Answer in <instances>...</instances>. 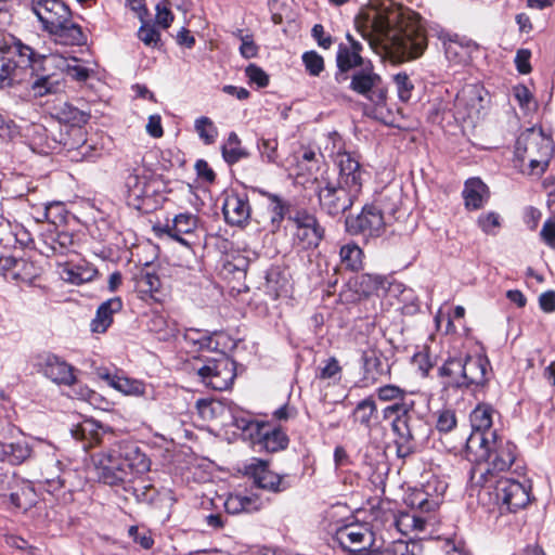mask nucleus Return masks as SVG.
Returning <instances> with one entry per match:
<instances>
[{
	"label": "nucleus",
	"instance_id": "a19ab883",
	"mask_svg": "<svg viewBox=\"0 0 555 555\" xmlns=\"http://www.w3.org/2000/svg\"><path fill=\"white\" fill-rule=\"evenodd\" d=\"M369 535L367 529L360 526H346L336 532L337 542L344 547L353 552V545L362 544Z\"/></svg>",
	"mask_w": 555,
	"mask_h": 555
},
{
	"label": "nucleus",
	"instance_id": "052dcab7",
	"mask_svg": "<svg viewBox=\"0 0 555 555\" xmlns=\"http://www.w3.org/2000/svg\"><path fill=\"white\" fill-rule=\"evenodd\" d=\"M139 39L147 47L156 48L160 41L159 31L149 24H142L138 30Z\"/></svg>",
	"mask_w": 555,
	"mask_h": 555
},
{
	"label": "nucleus",
	"instance_id": "aec40b11",
	"mask_svg": "<svg viewBox=\"0 0 555 555\" xmlns=\"http://www.w3.org/2000/svg\"><path fill=\"white\" fill-rule=\"evenodd\" d=\"M199 219L196 215L191 212H181L163 227H155L154 230L157 235H167L168 237L179 242L182 245L189 246L186 240L182 237L184 234H192L198 227Z\"/></svg>",
	"mask_w": 555,
	"mask_h": 555
},
{
	"label": "nucleus",
	"instance_id": "423d86ee",
	"mask_svg": "<svg viewBox=\"0 0 555 555\" xmlns=\"http://www.w3.org/2000/svg\"><path fill=\"white\" fill-rule=\"evenodd\" d=\"M13 48L24 66L31 67L34 72L46 70V65L50 64L66 72L69 77L79 82L86 81L92 73L91 69L79 65L76 57L67 59L59 54H40L21 40H17Z\"/></svg>",
	"mask_w": 555,
	"mask_h": 555
},
{
	"label": "nucleus",
	"instance_id": "2f4dec72",
	"mask_svg": "<svg viewBox=\"0 0 555 555\" xmlns=\"http://www.w3.org/2000/svg\"><path fill=\"white\" fill-rule=\"evenodd\" d=\"M443 44L447 59L455 64L466 63L477 48L472 40L460 39L457 36L444 41Z\"/></svg>",
	"mask_w": 555,
	"mask_h": 555
},
{
	"label": "nucleus",
	"instance_id": "6e6d98bb",
	"mask_svg": "<svg viewBox=\"0 0 555 555\" xmlns=\"http://www.w3.org/2000/svg\"><path fill=\"white\" fill-rule=\"evenodd\" d=\"M393 82L397 88L398 96L402 102H408L411 99L413 91V83L405 73H399L393 76Z\"/></svg>",
	"mask_w": 555,
	"mask_h": 555
},
{
	"label": "nucleus",
	"instance_id": "72a5a7b5",
	"mask_svg": "<svg viewBox=\"0 0 555 555\" xmlns=\"http://www.w3.org/2000/svg\"><path fill=\"white\" fill-rule=\"evenodd\" d=\"M401 197L402 194L399 190L386 189L375 202L374 205L377 206V209L380 211V215H384L387 222L396 219V214L401 206Z\"/></svg>",
	"mask_w": 555,
	"mask_h": 555
},
{
	"label": "nucleus",
	"instance_id": "3c124183",
	"mask_svg": "<svg viewBox=\"0 0 555 555\" xmlns=\"http://www.w3.org/2000/svg\"><path fill=\"white\" fill-rule=\"evenodd\" d=\"M263 424L264 423L255 421L249 417L234 418V425L242 431L244 439H248L253 443L256 441L257 436L260 435L259 433L262 429Z\"/></svg>",
	"mask_w": 555,
	"mask_h": 555
},
{
	"label": "nucleus",
	"instance_id": "79ce46f5",
	"mask_svg": "<svg viewBox=\"0 0 555 555\" xmlns=\"http://www.w3.org/2000/svg\"><path fill=\"white\" fill-rule=\"evenodd\" d=\"M33 264L26 262L23 259H15L10 256H1L0 257V272L3 273V275H7L8 273L11 274V278L13 280H20L23 282H30L31 276L26 275L22 273V270L31 269Z\"/></svg>",
	"mask_w": 555,
	"mask_h": 555
},
{
	"label": "nucleus",
	"instance_id": "0e129e2a",
	"mask_svg": "<svg viewBox=\"0 0 555 555\" xmlns=\"http://www.w3.org/2000/svg\"><path fill=\"white\" fill-rule=\"evenodd\" d=\"M341 366L335 357H331L325 361L324 366L319 369L317 377L320 379H333L340 376Z\"/></svg>",
	"mask_w": 555,
	"mask_h": 555
},
{
	"label": "nucleus",
	"instance_id": "603ef678",
	"mask_svg": "<svg viewBox=\"0 0 555 555\" xmlns=\"http://www.w3.org/2000/svg\"><path fill=\"white\" fill-rule=\"evenodd\" d=\"M406 504L412 508V511L425 513L434 511L437 506V502L429 500L428 494L422 490L412 492L406 499Z\"/></svg>",
	"mask_w": 555,
	"mask_h": 555
},
{
	"label": "nucleus",
	"instance_id": "f03ea898",
	"mask_svg": "<svg viewBox=\"0 0 555 555\" xmlns=\"http://www.w3.org/2000/svg\"><path fill=\"white\" fill-rule=\"evenodd\" d=\"M92 462L99 479L111 486L131 481L149 472L151 465L146 455L131 442H118L94 453Z\"/></svg>",
	"mask_w": 555,
	"mask_h": 555
},
{
	"label": "nucleus",
	"instance_id": "f704fd0d",
	"mask_svg": "<svg viewBox=\"0 0 555 555\" xmlns=\"http://www.w3.org/2000/svg\"><path fill=\"white\" fill-rule=\"evenodd\" d=\"M393 525L403 535H409L412 532L423 531L426 520L415 511L399 512L393 517Z\"/></svg>",
	"mask_w": 555,
	"mask_h": 555
},
{
	"label": "nucleus",
	"instance_id": "412c9836",
	"mask_svg": "<svg viewBox=\"0 0 555 555\" xmlns=\"http://www.w3.org/2000/svg\"><path fill=\"white\" fill-rule=\"evenodd\" d=\"M336 162L339 168V175L335 177L336 182L359 194L362 189V170L359 160L350 153L344 152L338 153Z\"/></svg>",
	"mask_w": 555,
	"mask_h": 555
},
{
	"label": "nucleus",
	"instance_id": "9b49d317",
	"mask_svg": "<svg viewBox=\"0 0 555 555\" xmlns=\"http://www.w3.org/2000/svg\"><path fill=\"white\" fill-rule=\"evenodd\" d=\"M361 383L364 387L373 386L383 377L390 375V364L376 344L369 343L361 350Z\"/></svg>",
	"mask_w": 555,
	"mask_h": 555
},
{
	"label": "nucleus",
	"instance_id": "1a4fd4ad",
	"mask_svg": "<svg viewBox=\"0 0 555 555\" xmlns=\"http://www.w3.org/2000/svg\"><path fill=\"white\" fill-rule=\"evenodd\" d=\"M480 487L493 490L495 504L501 513H516L530 501L529 488L515 479L500 477L492 483Z\"/></svg>",
	"mask_w": 555,
	"mask_h": 555
},
{
	"label": "nucleus",
	"instance_id": "4468645a",
	"mask_svg": "<svg viewBox=\"0 0 555 555\" xmlns=\"http://www.w3.org/2000/svg\"><path fill=\"white\" fill-rule=\"evenodd\" d=\"M31 10L48 33L72 17L70 9L61 0H31Z\"/></svg>",
	"mask_w": 555,
	"mask_h": 555
},
{
	"label": "nucleus",
	"instance_id": "49530a36",
	"mask_svg": "<svg viewBox=\"0 0 555 555\" xmlns=\"http://www.w3.org/2000/svg\"><path fill=\"white\" fill-rule=\"evenodd\" d=\"M61 88L62 83L54 74L38 75L31 83V91L34 92V95L38 98L56 93Z\"/></svg>",
	"mask_w": 555,
	"mask_h": 555
},
{
	"label": "nucleus",
	"instance_id": "a878e982",
	"mask_svg": "<svg viewBox=\"0 0 555 555\" xmlns=\"http://www.w3.org/2000/svg\"><path fill=\"white\" fill-rule=\"evenodd\" d=\"M259 434L254 442L259 450L274 453L285 450L288 446V437L280 428H271L268 424H263Z\"/></svg>",
	"mask_w": 555,
	"mask_h": 555
},
{
	"label": "nucleus",
	"instance_id": "5701e85b",
	"mask_svg": "<svg viewBox=\"0 0 555 555\" xmlns=\"http://www.w3.org/2000/svg\"><path fill=\"white\" fill-rule=\"evenodd\" d=\"M457 109H463L462 118L478 119L485 111L482 90L476 86L464 89L455 100Z\"/></svg>",
	"mask_w": 555,
	"mask_h": 555
},
{
	"label": "nucleus",
	"instance_id": "bb28decb",
	"mask_svg": "<svg viewBox=\"0 0 555 555\" xmlns=\"http://www.w3.org/2000/svg\"><path fill=\"white\" fill-rule=\"evenodd\" d=\"M489 197V188L479 178H470L465 182L463 198L467 209H480Z\"/></svg>",
	"mask_w": 555,
	"mask_h": 555
},
{
	"label": "nucleus",
	"instance_id": "f3484780",
	"mask_svg": "<svg viewBox=\"0 0 555 555\" xmlns=\"http://www.w3.org/2000/svg\"><path fill=\"white\" fill-rule=\"evenodd\" d=\"M291 219L296 224L295 242L302 249L318 247L324 230L319 225L317 218L306 211H297Z\"/></svg>",
	"mask_w": 555,
	"mask_h": 555
},
{
	"label": "nucleus",
	"instance_id": "58836bf2",
	"mask_svg": "<svg viewBox=\"0 0 555 555\" xmlns=\"http://www.w3.org/2000/svg\"><path fill=\"white\" fill-rule=\"evenodd\" d=\"M261 506L259 499L255 495L231 494L224 502V508L229 514L258 511Z\"/></svg>",
	"mask_w": 555,
	"mask_h": 555
},
{
	"label": "nucleus",
	"instance_id": "f257e3e1",
	"mask_svg": "<svg viewBox=\"0 0 555 555\" xmlns=\"http://www.w3.org/2000/svg\"><path fill=\"white\" fill-rule=\"evenodd\" d=\"M354 27L372 49L382 48L395 62L416 59L427 48L418 15L401 7L362 9Z\"/></svg>",
	"mask_w": 555,
	"mask_h": 555
},
{
	"label": "nucleus",
	"instance_id": "cd10ccee",
	"mask_svg": "<svg viewBox=\"0 0 555 555\" xmlns=\"http://www.w3.org/2000/svg\"><path fill=\"white\" fill-rule=\"evenodd\" d=\"M100 377L107 382L114 389L128 396H149V387L141 380L131 379L125 376L99 373Z\"/></svg>",
	"mask_w": 555,
	"mask_h": 555
},
{
	"label": "nucleus",
	"instance_id": "b1692460",
	"mask_svg": "<svg viewBox=\"0 0 555 555\" xmlns=\"http://www.w3.org/2000/svg\"><path fill=\"white\" fill-rule=\"evenodd\" d=\"M222 212L229 224L241 227L250 217V206L246 197L238 194H229L223 202Z\"/></svg>",
	"mask_w": 555,
	"mask_h": 555
},
{
	"label": "nucleus",
	"instance_id": "2eb2a0df",
	"mask_svg": "<svg viewBox=\"0 0 555 555\" xmlns=\"http://www.w3.org/2000/svg\"><path fill=\"white\" fill-rule=\"evenodd\" d=\"M25 137L29 147L39 154H49L59 146L63 145L68 151L75 150L76 145L69 138L60 133V138H50L48 129L40 124H31L26 128Z\"/></svg>",
	"mask_w": 555,
	"mask_h": 555
},
{
	"label": "nucleus",
	"instance_id": "de8ad7c7",
	"mask_svg": "<svg viewBox=\"0 0 555 555\" xmlns=\"http://www.w3.org/2000/svg\"><path fill=\"white\" fill-rule=\"evenodd\" d=\"M240 144L241 140L238 135L235 132H230L227 142L221 147L222 156L228 164L232 165L247 157V152H245Z\"/></svg>",
	"mask_w": 555,
	"mask_h": 555
},
{
	"label": "nucleus",
	"instance_id": "c85d7f7f",
	"mask_svg": "<svg viewBox=\"0 0 555 555\" xmlns=\"http://www.w3.org/2000/svg\"><path fill=\"white\" fill-rule=\"evenodd\" d=\"M70 431L72 436L76 440H81L83 442V449L92 448L95 444L103 442L104 436L106 435L103 427L91 420H85Z\"/></svg>",
	"mask_w": 555,
	"mask_h": 555
},
{
	"label": "nucleus",
	"instance_id": "e433bc0d",
	"mask_svg": "<svg viewBox=\"0 0 555 555\" xmlns=\"http://www.w3.org/2000/svg\"><path fill=\"white\" fill-rule=\"evenodd\" d=\"M354 423L360 424L365 429L371 430L374 422L377 420V406L372 397H367L356 405L352 412Z\"/></svg>",
	"mask_w": 555,
	"mask_h": 555
},
{
	"label": "nucleus",
	"instance_id": "6e6552de",
	"mask_svg": "<svg viewBox=\"0 0 555 555\" xmlns=\"http://www.w3.org/2000/svg\"><path fill=\"white\" fill-rule=\"evenodd\" d=\"M321 208L330 216H338L350 208L359 195L336 182L334 172H321L313 181Z\"/></svg>",
	"mask_w": 555,
	"mask_h": 555
},
{
	"label": "nucleus",
	"instance_id": "4d7b16f0",
	"mask_svg": "<svg viewBox=\"0 0 555 555\" xmlns=\"http://www.w3.org/2000/svg\"><path fill=\"white\" fill-rule=\"evenodd\" d=\"M302 62L307 72L311 76H319L320 73L324 69L323 57L315 51L305 52L302 55Z\"/></svg>",
	"mask_w": 555,
	"mask_h": 555
},
{
	"label": "nucleus",
	"instance_id": "4be33fe9",
	"mask_svg": "<svg viewBox=\"0 0 555 555\" xmlns=\"http://www.w3.org/2000/svg\"><path fill=\"white\" fill-rule=\"evenodd\" d=\"M246 473L258 488L272 492H280L287 488L283 478L268 468L266 461L253 459L251 463L246 466Z\"/></svg>",
	"mask_w": 555,
	"mask_h": 555
},
{
	"label": "nucleus",
	"instance_id": "6ab92c4d",
	"mask_svg": "<svg viewBox=\"0 0 555 555\" xmlns=\"http://www.w3.org/2000/svg\"><path fill=\"white\" fill-rule=\"evenodd\" d=\"M37 366L46 377L55 384L72 385L75 382L73 367L55 354L39 356Z\"/></svg>",
	"mask_w": 555,
	"mask_h": 555
},
{
	"label": "nucleus",
	"instance_id": "0eeeda50",
	"mask_svg": "<svg viewBox=\"0 0 555 555\" xmlns=\"http://www.w3.org/2000/svg\"><path fill=\"white\" fill-rule=\"evenodd\" d=\"M553 146L542 130L530 128L520 133L515 145V155L521 162H528L531 173H543L552 157Z\"/></svg>",
	"mask_w": 555,
	"mask_h": 555
},
{
	"label": "nucleus",
	"instance_id": "f8f14e48",
	"mask_svg": "<svg viewBox=\"0 0 555 555\" xmlns=\"http://www.w3.org/2000/svg\"><path fill=\"white\" fill-rule=\"evenodd\" d=\"M382 78L373 69L371 61L351 77L350 89L358 94L366 96L375 105H382L386 101V91L382 88Z\"/></svg>",
	"mask_w": 555,
	"mask_h": 555
},
{
	"label": "nucleus",
	"instance_id": "c756f323",
	"mask_svg": "<svg viewBox=\"0 0 555 555\" xmlns=\"http://www.w3.org/2000/svg\"><path fill=\"white\" fill-rule=\"evenodd\" d=\"M33 453L29 443L22 439L13 442H0V462L20 465Z\"/></svg>",
	"mask_w": 555,
	"mask_h": 555
},
{
	"label": "nucleus",
	"instance_id": "9d476101",
	"mask_svg": "<svg viewBox=\"0 0 555 555\" xmlns=\"http://www.w3.org/2000/svg\"><path fill=\"white\" fill-rule=\"evenodd\" d=\"M201 380L209 388L218 391L227 390L235 378L234 362L224 353L219 358L208 360L197 370Z\"/></svg>",
	"mask_w": 555,
	"mask_h": 555
},
{
	"label": "nucleus",
	"instance_id": "5fc2aeb1",
	"mask_svg": "<svg viewBox=\"0 0 555 555\" xmlns=\"http://www.w3.org/2000/svg\"><path fill=\"white\" fill-rule=\"evenodd\" d=\"M16 62L11 59H0V87H8L13 83L17 76Z\"/></svg>",
	"mask_w": 555,
	"mask_h": 555
},
{
	"label": "nucleus",
	"instance_id": "bf43d9fd",
	"mask_svg": "<svg viewBox=\"0 0 555 555\" xmlns=\"http://www.w3.org/2000/svg\"><path fill=\"white\" fill-rule=\"evenodd\" d=\"M361 555H404L406 553V543L403 541H396L383 548H373L370 551H362Z\"/></svg>",
	"mask_w": 555,
	"mask_h": 555
},
{
	"label": "nucleus",
	"instance_id": "20e7f679",
	"mask_svg": "<svg viewBox=\"0 0 555 555\" xmlns=\"http://www.w3.org/2000/svg\"><path fill=\"white\" fill-rule=\"evenodd\" d=\"M479 462L472 470L470 479L477 486H487L500 478L499 474L507 470L515 461V444L504 441L491 434L487 443L477 444Z\"/></svg>",
	"mask_w": 555,
	"mask_h": 555
},
{
	"label": "nucleus",
	"instance_id": "e2e57ef3",
	"mask_svg": "<svg viewBox=\"0 0 555 555\" xmlns=\"http://www.w3.org/2000/svg\"><path fill=\"white\" fill-rule=\"evenodd\" d=\"M245 75L250 83L257 85L258 88H264L269 85V76L256 64H249L245 68Z\"/></svg>",
	"mask_w": 555,
	"mask_h": 555
},
{
	"label": "nucleus",
	"instance_id": "774afa93",
	"mask_svg": "<svg viewBox=\"0 0 555 555\" xmlns=\"http://www.w3.org/2000/svg\"><path fill=\"white\" fill-rule=\"evenodd\" d=\"M540 236L548 247L555 249V219H548L543 223Z\"/></svg>",
	"mask_w": 555,
	"mask_h": 555
},
{
	"label": "nucleus",
	"instance_id": "7c9ffc66",
	"mask_svg": "<svg viewBox=\"0 0 555 555\" xmlns=\"http://www.w3.org/2000/svg\"><path fill=\"white\" fill-rule=\"evenodd\" d=\"M49 34L55 37L57 43L64 46H82L87 41L81 27L73 23L72 17L66 23H61L59 27L49 31Z\"/></svg>",
	"mask_w": 555,
	"mask_h": 555
},
{
	"label": "nucleus",
	"instance_id": "c9c22d12",
	"mask_svg": "<svg viewBox=\"0 0 555 555\" xmlns=\"http://www.w3.org/2000/svg\"><path fill=\"white\" fill-rule=\"evenodd\" d=\"M388 284L387 279L383 275L364 273L356 278L353 286L358 294L367 297L379 291H385Z\"/></svg>",
	"mask_w": 555,
	"mask_h": 555
},
{
	"label": "nucleus",
	"instance_id": "a211bd4d",
	"mask_svg": "<svg viewBox=\"0 0 555 555\" xmlns=\"http://www.w3.org/2000/svg\"><path fill=\"white\" fill-rule=\"evenodd\" d=\"M492 413V408L486 404H479L470 413L473 433L467 439V448L469 450H474L477 444L487 443L491 438V434H496L491 429Z\"/></svg>",
	"mask_w": 555,
	"mask_h": 555
},
{
	"label": "nucleus",
	"instance_id": "39448f33",
	"mask_svg": "<svg viewBox=\"0 0 555 555\" xmlns=\"http://www.w3.org/2000/svg\"><path fill=\"white\" fill-rule=\"evenodd\" d=\"M488 361L480 356L449 358L439 369L446 385L454 388L483 386L487 382Z\"/></svg>",
	"mask_w": 555,
	"mask_h": 555
},
{
	"label": "nucleus",
	"instance_id": "c03bdc74",
	"mask_svg": "<svg viewBox=\"0 0 555 555\" xmlns=\"http://www.w3.org/2000/svg\"><path fill=\"white\" fill-rule=\"evenodd\" d=\"M9 499L14 507L27 511L36 503V492L30 483L22 482L16 491L9 493Z\"/></svg>",
	"mask_w": 555,
	"mask_h": 555
},
{
	"label": "nucleus",
	"instance_id": "ddd939ff",
	"mask_svg": "<svg viewBox=\"0 0 555 555\" xmlns=\"http://www.w3.org/2000/svg\"><path fill=\"white\" fill-rule=\"evenodd\" d=\"M57 115L61 121L72 126L70 131L67 133L66 138H69L70 141L76 145L75 150H77L82 157H86L92 147L91 145L87 144L85 139L86 133L82 129V126L88 122L90 114L75 107L69 103H64L60 107Z\"/></svg>",
	"mask_w": 555,
	"mask_h": 555
},
{
	"label": "nucleus",
	"instance_id": "864d4df0",
	"mask_svg": "<svg viewBox=\"0 0 555 555\" xmlns=\"http://www.w3.org/2000/svg\"><path fill=\"white\" fill-rule=\"evenodd\" d=\"M195 131L199 135V138L206 143L211 144L215 142L218 130L214 125L212 120L206 116H202L195 120L194 124Z\"/></svg>",
	"mask_w": 555,
	"mask_h": 555
},
{
	"label": "nucleus",
	"instance_id": "09e8293b",
	"mask_svg": "<svg viewBox=\"0 0 555 555\" xmlns=\"http://www.w3.org/2000/svg\"><path fill=\"white\" fill-rule=\"evenodd\" d=\"M263 195L268 198V209L271 212L272 229L280 228L282 220L288 211V205L278 195L264 192Z\"/></svg>",
	"mask_w": 555,
	"mask_h": 555
},
{
	"label": "nucleus",
	"instance_id": "ea45409f",
	"mask_svg": "<svg viewBox=\"0 0 555 555\" xmlns=\"http://www.w3.org/2000/svg\"><path fill=\"white\" fill-rule=\"evenodd\" d=\"M147 330L155 334L159 340H169L175 337L177 328L172 321L160 313H152L146 323Z\"/></svg>",
	"mask_w": 555,
	"mask_h": 555
},
{
	"label": "nucleus",
	"instance_id": "8fccbe9b",
	"mask_svg": "<svg viewBox=\"0 0 555 555\" xmlns=\"http://www.w3.org/2000/svg\"><path fill=\"white\" fill-rule=\"evenodd\" d=\"M147 178L138 175L137 172L130 173L126 178V188L128 197L130 199L140 201L149 195L147 192Z\"/></svg>",
	"mask_w": 555,
	"mask_h": 555
},
{
	"label": "nucleus",
	"instance_id": "393cba45",
	"mask_svg": "<svg viewBox=\"0 0 555 555\" xmlns=\"http://www.w3.org/2000/svg\"><path fill=\"white\" fill-rule=\"evenodd\" d=\"M122 309V301L119 297L109 298L102 302L95 313L94 319L90 323V330L92 333L102 334L113 323V317L115 313Z\"/></svg>",
	"mask_w": 555,
	"mask_h": 555
},
{
	"label": "nucleus",
	"instance_id": "13d9d810",
	"mask_svg": "<svg viewBox=\"0 0 555 555\" xmlns=\"http://www.w3.org/2000/svg\"><path fill=\"white\" fill-rule=\"evenodd\" d=\"M74 244V237L67 232H59L52 237L51 249L54 254L64 255Z\"/></svg>",
	"mask_w": 555,
	"mask_h": 555
},
{
	"label": "nucleus",
	"instance_id": "dca6fc26",
	"mask_svg": "<svg viewBox=\"0 0 555 555\" xmlns=\"http://www.w3.org/2000/svg\"><path fill=\"white\" fill-rule=\"evenodd\" d=\"M387 223L384 215H380L374 204L364 206L357 217L346 219V227L350 233L369 236L379 235Z\"/></svg>",
	"mask_w": 555,
	"mask_h": 555
},
{
	"label": "nucleus",
	"instance_id": "4c0bfd02",
	"mask_svg": "<svg viewBox=\"0 0 555 555\" xmlns=\"http://www.w3.org/2000/svg\"><path fill=\"white\" fill-rule=\"evenodd\" d=\"M336 62L340 72L336 75L337 80H339L343 74L347 73L348 70L357 67L362 68L367 63V61H365L361 54H358L351 49L346 48V44L343 43H340L338 47Z\"/></svg>",
	"mask_w": 555,
	"mask_h": 555
},
{
	"label": "nucleus",
	"instance_id": "69168bd1",
	"mask_svg": "<svg viewBox=\"0 0 555 555\" xmlns=\"http://www.w3.org/2000/svg\"><path fill=\"white\" fill-rule=\"evenodd\" d=\"M477 222L486 234H495L494 229L500 227V216L491 211L479 216Z\"/></svg>",
	"mask_w": 555,
	"mask_h": 555
},
{
	"label": "nucleus",
	"instance_id": "473e14b6",
	"mask_svg": "<svg viewBox=\"0 0 555 555\" xmlns=\"http://www.w3.org/2000/svg\"><path fill=\"white\" fill-rule=\"evenodd\" d=\"M64 473L65 465L60 459L53 456L44 462L42 476L50 492L56 491L65 486V479L62 476Z\"/></svg>",
	"mask_w": 555,
	"mask_h": 555
},
{
	"label": "nucleus",
	"instance_id": "338daca9",
	"mask_svg": "<svg viewBox=\"0 0 555 555\" xmlns=\"http://www.w3.org/2000/svg\"><path fill=\"white\" fill-rule=\"evenodd\" d=\"M73 392L77 399L87 401L92 405H96L101 401V396L99 393L83 385H74Z\"/></svg>",
	"mask_w": 555,
	"mask_h": 555
},
{
	"label": "nucleus",
	"instance_id": "680f3d73",
	"mask_svg": "<svg viewBox=\"0 0 555 555\" xmlns=\"http://www.w3.org/2000/svg\"><path fill=\"white\" fill-rule=\"evenodd\" d=\"M278 145L279 143L275 139H261L258 142V149L260 151L261 157L268 163H276L279 158Z\"/></svg>",
	"mask_w": 555,
	"mask_h": 555
},
{
	"label": "nucleus",
	"instance_id": "37998d69",
	"mask_svg": "<svg viewBox=\"0 0 555 555\" xmlns=\"http://www.w3.org/2000/svg\"><path fill=\"white\" fill-rule=\"evenodd\" d=\"M184 340L197 350L214 351L218 348L214 336L206 331L189 328L184 333Z\"/></svg>",
	"mask_w": 555,
	"mask_h": 555
},
{
	"label": "nucleus",
	"instance_id": "7ed1b4c3",
	"mask_svg": "<svg viewBox=\"0 0 555 555\" xmlns=\"http://www.w3.org/2000/svg\"><path fill=\"white\" fill-rule=\"evenodd\" d=\"M383 413L385 418L393 417L391 429L396 436L397 455L406 457L414 453L429 430L426 421L414 410V402L403 400L393 403L385 408Z\"/></svg>",
	"mask_w": 555,
	"mask_h": 555
},
{
	"label": "nucleus",
	"instance_id": "a18cd8bd",
	"mask_svg": "<svg viewBox=\"0 0 555 555\" xmlns=\"http://www.w3.org/2000/svg\"><path fill=\"white\" fill-rule=\"evenodd\" d=\"M340 263L350 271H358L362 268L363 251L353 243L346 244L339 250Z\"/></svg>",
	"mask_w": 555,
	"mask_h": 555
}]
</instances>
